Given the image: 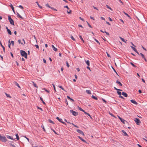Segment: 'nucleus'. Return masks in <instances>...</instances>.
Listing matches in <instances>:
<instances>
[{
    "instance_id": "obj_1",
    "label": "nucleus",
    "mask_w": 147,
    "mask_h": 147,
    "mask_svg": "<svg viewBox=\"0 0 147 147\" xmlns=\"http://www.w3.org/2000/svg\"><path fill=\"white\" fill-rule=\"evenodd\" d=\"M20 53L21 55L24 57L25 58H27V54L24 51L21 50Z\"/></svg>"
},
{
    "instance_id": "obj_2",
    "label": "nucleus",
    "mask_w": 147,
    "mask_h": 147,
    "mask_svg": "<svg viewBox=\"0 0 147 147\" xmlns=\"http://www.w3.org/2000/svg\"><path fill=\"white\" fill-rule=\"evenodd\" d=\"M0 140L3 142H5L7 141V139L5 136H2L0 134Z\"/></svg>"
},
{
    "instance_id": "obj_3",
    "label": "nucleus",
    "mask_w": 147,
    "mask_h": 147,
    "mask_svg": "<svg viewBox=\"0 0 147 147\" xmlns=\"http://www.w3.org/2000/svg\"><path fill=\"white\" fill-rule=\"evenodd\" d=\"M134 120L136 124L138 125H139L140 123H141L140 120L139 119L134 118Z\"/></svg>"
},
{
    "instance_id": "obj_4",
    "label": "nucleus",
    "mask_w": 147,
    "mask_h": 147,
    "mask_svg": "<svg viewBox=\"0 0 147 147\" xmlns=\"http://www.w3.org/2000/svg\"><path fill=\"white\" fill-rule=\"evenodd\" d=\"M8 20L11 24L14 25V23L13 20L11 18L10 16L8 17Z\"/></svg>"
},
{
    "instance_id": "obj_5",
    "label": "nucleus",
    "mask_w": 147,
    "mask_h": 147,
    "mask_svg": "<svg viewBox=\"0 0 147 147\" xmlns=\"http://www.w3.org/2000/svg\"><path fill=\"white\" fill-rule=\"evenodd\" d=\"M70 112L74 116H76L78 115V113L77 112L73 110H70Z\"/></svg>"
},
{
    "instance_id": "obj_6",
    "label": "nucleus",
    "mask_w": 147,
    "mask_h": 147,
    "mask_svg": "<svg viewBox=\"0 0 147 147\" xmlns=\"http://www.w3.org/2000/svg\"><path fill=\"white\" fill-rule=\"evenodd\" d=\"M76 131L82 135L83 136H84V134L83 132L82 131H81L80 129H77Z\"/></svg>"
},
{
    "instance_id": "obj_7",
    "label": "nucleus",
    "mask_w": 147,
    "mask_h": 147,
    "mask_svg": "<svg viewBox=\"0 0 147 147\" xmlns=\"http://www.w3.org/2000/svg\"><path fill=\"white\" fill-rule=\"evenodd\" d=\"M52 48L53 50L55 51H57V49L55 48L53 45H52Z\"/></svg>"
},
{
    "instance_id": "obj_8",
    "label": "nucleus",
    "mask_w": 147,
    "mask_h": 147,
    "mask_svg": "<svg viewBox=\"0 0 147 147\" xmlns=\"http://www.w3.org/2000/svg\"><path fill=\"white\" fill-rule=\"evenodd\" d=\"M140 55H141V56H142V57L144 59L145 61H147V60H146V58H145V57L144 55L142 53H140Z\"/></svg>"
},
{
    "instance_id": "obj_9",
    "label": "nucleus",
    "mask_w": 147,
    "mask_h": 147,
    "mask_svg": "<svg viewBox=\"0 0 147 147\" xmlns=\"http://www.w3.org/2000/svg\"><path fill=\"white\" fill-rule=\"evenodd\" d=\"M131 102L132 103L134 104L135 105H137L138 104V103H137V102L136 101H135V100H131Z\"/></svg>"
},
{
    "instance_id": "obj_10",
    "label": "nucleus",
    "mask_w": 147,
    "mask_h": 147,
    "mask_svg": "<svg viewBox=\"0 0 147 147\" xmlns=\"http://www.w3.org/2000/svg\"><path fill=\"white\" fill-rule=\"evenodd\" d=\"M122 95L124 96L125 97H127V94L126 93H125L124 92H122Z\"/></svg>"
},
{
    "instance_id": "obj_11",
    "label": "nucleus",
    "mask_w": 147,
    "mask_h": 147,
    "mask_svg": "<svg viewBox=\"0 0 147 147\" xmlns=\"http://www.w3.org/2000/svg\"><path fill=\"white\" fill-rule=\"evenodd\" d=\"M78 138H80L81 140H82L83 142H85V143H87L86 142V141L85 140H84L83 139H82V138L80 136H78Z\"/></svg>"
},
{
    "instance_id": "obj_12",
    "label": "nucleus",
    "mask_w": 147,
    "mask_h": 147,
    "mask_svg": "<svg viewBox=\"0 0 147 147\" xmlns=\"http://www.w3.org/2000/svg\"><path fill=\"white\" fill-rule=\"evenodd\" d=\"M0 45H1V47H2V48L3 49L4 52H5V47L2 45V44L1 42L0 41Z\"/></svg>"
},
{
    "instance_id": "obj_13",
    "label": "nucleus",
    "mask_w": 147,
    "mask_h": 147,
    "mask_svg": "<svg viewBox=\"0 0 147 147\" xmlns=\"http://www.w3.org/2000/svg\"><path fill=\"white\" fill-rule=\"evenodd\" d=\"M32 82L33 84V85L34 87H35L36 88H38V86L34 82H32Z\"/></svg>"
},
{
    "instance_id": "obj_14",
    "label": "nucleus",
    "mask_w": 147,
    "mask_h": 147,
    "mask_svg": "<svg viewBox=\"0 0 147 147\" xmlns=\"http://www.w3.org/2000/svg\"><path fill=\"white\" fill-rule=\"evenodd\" d=\"M86 93L88 94H91V91L90 90H86Z\"/></svg>"
},
{
    "instance_id": "obj_15",
    "label": "nucleus",
    "mask_w": 147,
    "mask_h": 147,
    "mask_svg": "<svg viewBox=\"0 0 147 147\" xmlns=\"http://www.w3.org/2000/svg\"><path fill=\"white\" fill-rule=\"evenodd\" d=\"M116 83L118 84H119V85H120V86H122V84H121V83L120 82L118 81L117 80L116 81Z\"/></svg>"
},
{
    "instance_id": "obj_16",
    "label": "nucleus",
    "mask_w": 147,
    "mask_h": 147,
    "mask_svg": "<svg viewBox=\"0 0 147 147\" xmlns=\"http://www.w3.org/2000/svg\"><path fill=\"white\" fill-rule=\"evenodd\" d=\"M56 118L60 122H62V119H59L58 117H57Z\"/></svg>"
},
{
    "instance_id": "obj_17",
    "label": "nucleus",
    "mask_w": 147,
    "mask_h": 147,
    "mask_svg": "<svg viewBox=\"0 0 147 147\" xmlns=\"http://www.w3.org/2000/svg\"><path fill=\"white\" fill-rule=\"evenodd\" d=\"M14 83L19 88H20V87L19 86V84H18V83H17L16 82H15Z\"/></svg>"
},
{
    "instance_id": "obj_18",
    "label": "nucleus",
    "mask_w": 147,
    "mask_h": 147,
    "mask_svg": "<svg viewBox=\"0 0 147 147\" xmlns=\"http://www.w3.org/2000/svg\"><path fill=\"white\" fill-rule=\"evenodd\" d=\"M17 15H18V17L20 18H21V19H23V18L20 15V14H19V13H17Z\"/></svg>"
},
{
    "instance_id": "obj_19",
    "label": "nucleus",
    "mask_w": 147,
    "mask_h": 147,
    "mask_svg": "<svg viewBox=\"0 0 147 147\" xmlns=\"http://www.w3.org/2000/svg\"><path fill=\"white\" fill-rule=\"evenodd\" d=\"M119 38L121 39V40L123 42H124L125 43H126V41L125 40L124 38H122L121 37H119Z\"/></svg>"
},
{
    "instance_id": "obj_20",
    "label": "nucleus",
    "mask_w": 147,
    "mask_h": 147,
    "mask_svg": "<svg viewBox=\"0 0 147 147\" xmlns=\"http://www.w3.org/2000/svg\"><path fill=\"white\" fill-rule=\"evenodd\" d=\"M86 62L88 66H89L90 65V62H89V61L87 60V61H86Z\"/></svg>"
},
{
    "instance_id": "obj_21",
    "label": "nucleus",
    "mask_w": 147,
    "mask_h": 147,
    "mask_svg": "<svg viewBox=\"0 0 147 147\" xmlns=\"http://www.w3.org/2000/svg\"><path fill=\"white\" fill-rule=\"evenodd\" d=\"M10 7H11L12 10L14 12V8L13 7V6L12 5V4H11L10 5Z\"/></svg>"
},
{
    "instance_id": "obj_22",
    "label": "nucleus",
    "mask_w": 147,
    "mask_h": 147,
    "mask_svg": "<svg viewBox=\"0 0 147 147\" xmlns=\"http://www.w3.org/2000/svg\"><path fill=\"white\" fill-rule=\"evenodd\" d=\"M7 32L8 33V34H9L11 35V34H12L11 32L9 29L7 30Z\"/></svg>"
},
{
    "instance_id": "obj_23",
    "label": "nucleus",
    "mask_w": 147,
    "mask_h": 147,
    "mask_svg": "<svg viewBox=\"0 0 147 147\" xmlns=\"http://www.w3.org/2000/svg\"><path fill=\"white\" fill-rule=\"evenodd\" d=\"M131 47L134 51L135 52L136 51H137V50L135 48L131 46Z\"/></svg>"
},
{
    "instance_id": "obj_24",
    "label": "nucleus",
    "mask_w": 147,
    "mask_h": 147,
    "mask_svg": "<svg viewBox=\"0 0 147 147\" xmlns=\"http://www.w3.org/2000/svg\"><path fill=\"white\" fill-rule=\"evenodd\" d=\"M7 137L8 139H10L12 140H13V138L9 136H7Z\"/></svg>"
},
{
    "instance_id": "obj_25",
    "label": "nucleus",
    "mask_w": 147,
    "mask_h": 147,
    "mask_svg": "<svg viewBox=\"0 0 147 147\" xmlns=\"http://www.w3.org/2000/svg\"><path fill=\"white\" fill-rule=\"evenodd\" d=\"M36 3H37V5H38V7L40 8L41 9L42 8V7L41 6H40L38 4V2H36Z\"/></svg>"
},
{
    "instance_id": "obj_26",
    "label": "nucleus",
    "mask_w": 147,
    "mask_h": 147,
    "mask_svg": "<svg viewBox=\"0 0 147 147\" xmlns=\"http://www.w3.org/2000/svg\"><path fill=\"white\" fill-rule=\"evenodd\" d=\"M92 97L93 98V99H95L96 100H97L98 99V98L97 97H96L95 96H94L93 95H92Z\"/></svg>"
},
{
    "instance_id": "obj_27",
    "label": "nucleus",
    "mask_w": 147,
    "mask_h": 147,
    "mask_svg": "<svg viewBox=\"0 0 147 147\" xmlns=\"http://www.w3.org/2000/svg\"><path fill=\"white\" fill-rule=\"evenodd\" d=\"M85 114L88 116H90V118L92 119V117H91L90 116V115L88 113H87V112H85Z\"/></svg>"
},
{
    "instance_id": "obj_28",
    "label": "nucleus",
    "mask_w": 147,
    "mask_h": 147,
    "mask_svg": "<svg viewBox=\"0 0 147 147\" xmlns=\"http://www.w3.org/2000/svg\"><path fill=\"white\" fill-rule=\"evenodd\" d=\"M122 131L124 133V135L125 136H127V134L125 132V131L124 130H123Z\"/></svg>"
},
{
    "instance_id": "obj_29",
    "label": "nucleus",
    "mask_w": 147,
    "mask_h": 147,
    "mask_svg": "<svg viewBox=\"0 0 147 147\" xmlns=\"http://www.w3.org/2000/svg\"><path fill=\"white\" fill-rule=\"evenodd\" d=\"M40 99L42 101V103L44 104H45V103L44 101L42 99V98L41 97H40Z\"/></svg>"
},
{
    "instance_id": "obj_30",
    "label": "nucleus",
    "mask_w": 147,
    "mask_h": 147,
    "mask_svg": "<svg viewBox=\"0 0 147 147\" xmlns=\"http://www.w3.org/2000/svg\"><path fill=\"white\" fill-rule=\"evenodd\" d=\"M18 43L19 44H21L22 45H24V44L23 43L21 42V40H18Z\"/></svg>"
},
{
    "instance_id": "obj_31",
    "label": "nucleus",
    "mask_w": 147,
    "mask_h": 147,
    "mask_svg": "<svg viewBox=\"0 0 147 147\" xmlns=\"http://www.w3.org/2000/svg\"><path fill=\"white\" fill-rule=\"evenodd\" d=\"M58 87H59V88H61L64 91H65V90H64V89L63 88L62 86H58Z\"/></svg>"
},
{
    "instance_id": "obj_32",
    "label": "nucleus",
    "mask_w": 147,
    "mask_h": 147,
    "mask_svg": "<svg viewBox=\"0 0 147 147\" xmlns=\"http://www.w3.org/2000/svg\"><path fill=\"white\" fill-rule=\"evenodd\" d=\"M106 6L108 8V9H110V10H111V11H112V10H112V9H111V8L110 7H109V6L108 5H106Z\"/></svg>"
},
{
    "instance_id": "obj_33",
    "label": "nucleus",
    "mask_w": 147,
    "mask_h": 147,
    "mask_svg": "<svg viewBox=\"0 0 147 147\" xmlns=\"http://www.w3.org/2000/svg\"><path fill=\"white\" fill-rule=\"evenodd\" d=\"M80 38L81 39V40L83 42H84V41L83 39L82 38V36L80 35L79 36Z\"/></svg>"
},
{
    "instance_id": "obj_34",
    "label": "nucleus",
    "mask_w": 147,
    "mask_h": 147,
    "mask_svg": "<svg viewBox=\"0 0 147 147\" xmlns=\"http://www.w3.org/2000/svg\"><path fill=\"white\" fill-rule=\"evenodd\" d=\"M16 139L18 140H19V136L18 135V134H17L16 135Z\"/></svg>"
},
{
    "instance_id": "obj_35",
    "label": "nucleus",
    "mask_w": 147,
    "mask_h": 147,
    "mask_svg": "<svg viewBox=\"0 0 147 147\" xmlns=\"http://www.w3.org/2000/svg\"><path fill=\"white\" fill-rule=\"evenodd\" d=\"M71 39L73 40L74 41H75L76 40L75 39V38H74V37H73V36H72V35H71Z\"/></svg>"
},
{
    "instance_id": "obj_36",
    "label": "nucleus",
    "mask_w": 147,
    "mask_h": 147,
    "mask_svg": "<svg viewBox=\"0 0 147 147\" xmlns=\"http://www.w3.org/2000/svg\"><path fill=\"white\" fill-rule=\"evenodd\" d=\"M49 121L50 123H53V124H54V122L53 121H52L51 120V119L49 120Z\"/></svg>"
},
{
    "instance_id": "obj_37",
    "label": "nucleus",
    "mask_w": 147,
    "mask_h": 147,
    "mask_svg": "<svg viewBox=\"0 0 147 147\" xmlns=\"http://www.w3.org/2000/svg\"><path fill=\"white\" fill-rule=\"evenodd\" d=\"M123 123H125V120L123 119H122L120 120Z\"/></svg>"
},
{
    "instance_id": "obj_38",
    "label": "nucleus",
    "mask_w": 147,
    "mask_h": 147,
    "mask_svg": "<svg viewBox=\"0 0 147 147\" xmlns=\"http://www.w3.org/2000/svg\"><path fill=\"white\" fill-rule=\"evenodd\" d=\"M52 85L53 87V88H54V90L55 91V92H56V89H55V85H54V84H52Z\"/></svg>"
},
{
    "instance_id": "obj_39",
    "label": "nucleus",
    "mask_w": 147,
    "mask_h": 147,
    "mask_svg": "<svg viewBox=\"0 0 147 147\" xmlns=\"http://www.w3.org/2000/svg\"><path fill=\"white\" fill-rule=\"evenodd\" d=\"M46 6L47 7L51 8V7L48 4H46Z\"/></svg>"
},
{
    "instance_id": "obj_40",
    "label": "nucleus",
    "mask_w": 147,
    "mask_h": 147,
    "mask_svg": "<svg viewBox=\"0 0 147 147\" xmlns=\"http://www.w3.org/2000/svg\"><path fill=\"white\" fill-rule=\"evenodd\" d=\"M5 94L6 96L8 97H9V98H11V96H10L9 95V94H8L6 93H5Z\"/></svg>"
},
{
    "instance_id": "obj_41",
    "label": "nucleus",
    "mask_w": 147,
    "mask_h": 147,
    "mask_svg": "<svg viewBox=\"0 0 147 147\" xmlns=\"http://www.w3.org/2000/svg\"><path fill=\"white\" fill-rule=\"evenodd\" d=\"M124 13L125 14V15H126L127 16H128L129 18H130V16H129L128 15V14H127V13L125 12H124Z\"/></svg>"
},
{
    "instance_id": "obj_42",
    "label": "nucleus",
    "mask_w": 147,
    "mask_h": 147,
    "mask_svg": "<svg viewBox=\"0 0 147 147\" xmlns=\"http://www.w3.org/2000/svg\"><path fill=\"white\" fill-rule=\"evenodd\" d=\"M117 93L119 95H120L121 94V92L119 91H117Z\"/></svg>"
},
{
    "instance_id": "obj_43",
    "label": "nucleus",
    "mask_w": 147,
    "mask_h": 147,
    "mask_svg": "<svg viewBox=\"0 0 147 147\" xmlns=\"http://www.w3.org/2000/svg\"><path fill=\"white\" fill-rule=\"evenodd\" d=\"M94 40L96 42H97L99 44V45H100V42L97 40H96V39H94Z\"/></svg>"
},
{
    "instance_id": "obj_44",
    "label": "nucleus",
    "mask_w": 147,
    "mask_h": 147,
    "mask_svg": "<svg viewBox=\"0 0 147 147\" xmlns=\"http://www.w3.org/2000/svg\"><path fill=\"white\" fill-rule=\"evenodd\" d=\"M66 65H67V66L68 67H69V63H68L67 61H66Z\"/></svg>"
},
{
    "instance_id": "obj_45",
    "label": "nucleus",
    "mask_w": 147,
    "mask_h": 147,
    "mask_svg": "<svg viewBox=\"0 0 147 147\" xmlns=\"http://www.w3.org/2000/svg\"><path fill=\"white\" fill-rule=\"evenodd\" d=\"M11 44H12V45L13 46L14 45V42L13 41H11Z\"/></svg>"
},
{
    "instance_id": "obj_46",
    "label": "nucleus",
    "mask_w": 147,
    "mask_h": 147,
    "mask_svg": "<svg viewBox=\"0 0 147 147\" xmlns=\"http://www.w3.org/2000/svg\"><path fill=\"white\" fill-rule=\"evenodd\" d=\"M19 7L21 9H23V6L21 5H20L19 6Z\"/></svg>"
},
{
    "instance_id": "obj_47",
    "label": "nucleus",
    "mask_w": 147,
    "mask_h": 147,
    "mask_svg": "<svg viewBox=\"0 0 147 147\" xmlns=\"http://www.w3.org/2000/svg\"><path fill=\"white\" fill-rule=\"evenodd\" d=\"M41 127L44 130V131H45V129L44 128V126L43 125H42V126H41Z\"/></svg>"
},
{
    "instance_id": "obj_48",
    "label": "nucleus",
    "mask_w": 147,
    "mask_h": 147,
    "mask_svg": "<svg viewBox=\"0 0 147 147\" xmlns=\"http://www.w3.org/2000/svg\"><path fill=\"white\" fill-rule=\"evenodd\" d=\"M114 88L116 90H119V91H122V90H120V89H118L116 88L115 87H114Z\"/></svg>"
},
{
    "instance_id": "obj_49",
    "label": "nucleus",
    "mask_w": 147,
    "mask_h": 147,
    "mask_svg": "<svg viewBox=\"0 0 147 147\" xmlns=\"http://www.w3.org/2000/svg\"><path fill=\"white\" fill-rule=\"evenodd\" d=\"M106 53L107 54V56L109 57H110L111 56L110 55L108 54V53L107 52H106Z\"/></svg>"
},
{
    "instance_id": "obj_50",
    "label": "nucleus",
    "mask_w": 147,
    "mask_h": 147,
    "mask_svg": "<svg viewBox=\"0 0 147 147\" xmlns=\"http://www.w3.org/2000/svg\"><path fill=\"white\" fill-rule=\"evenodd\" d=\"M10 145L12 147H16L15 146V145L13 144H10Z\"/></svg>"
},
{
    "instance_id": "obj_51",
    "label": "nucleus",
    "mask_w": 147,
    "mask_h": 147,
    "mask_svg": "<svg viewBox=\"0 0 147 147\" xmlns=\"http://www.w3.org/2000/svg\"><path fill=\"white\" fill-rule=\"evenodd\" d=\"M87 22V23L88 25V26L90 28H92L90 24Z\"/></svg>"
},
{
    "instance_id": "obj_52",
    "label": "nucleus",
    "mask_w": 147,
    "mask_h": 147,
    "mask_svg": "<svg viewBox=\"0 0 147 147\" xmlns=\"http://www.w3.org/2000/svg\"><path fill=\"white\" fill-rule=\"evenodd\" d=\"M37 107L38 109L40 110L41 111H42V109L41 108H40V107Z\"/></svg>"
},
{
    "instance_id": "obj_53",
    "label": "nucleus",
    "mask_w": 147,
    "mask_h": 147,
    "mask_svg": "<svg viewBox=\"0 0 147 147\" xmlns=\"http://www.w3.org/2000/svg\"><path fill=\"white\" fill-rule=\"evenodd\" d=\"M78 107V109L80 110V111H82V109L81 107Z\"/></svg>"
},
{
    "instance_id": "obj_54",
    "label": "nucleus",
    "mask_w": 147,
    "mask_h": 147,
    "mask_svg": "<svg viewBox=\"0 0 147 147\" xmlns=\"http://www.w3.org/2000/svg\"><path fill=\"white\" fill-rule=\"evenodd\" d=\"M78 26L79 27H81V28H83V27L81 25L79 24L78 25Z\"/></svg>"
},
{
    "instance_id": "obj_55",
    "label": "nucleus",
    "mask_w": 147,
    "mask_h": 147,
    "mask_svg": "<svg viewBox=\"0 0 147 147\" xmlns=\"http://www.w3.org/2000/svg\"><path fill=\"white\" fill-rule=\"evenodd\" d=\"M101 18V19L102 20H105V18H103V17H101V18Z\"/></svg>"
},
{
    "instance_id": "obj_56",
    "label": "nucleus",
    "mask_w": 147,
    "mask_h": 147,
    "mask_svg": "<svg viewBox=\"0 0 147 147\" xmlns=\"http://www.w3.org/2000/svg\"><path fill=\"white\" fill-rule=\"evenodd\" d=\"M51 9L55 11H57V9H54V8L51 7Z\"/></svg>"
},
{
    "instance_id": "obj_57",
    "label": "nucleus",
    "mask_w": 147,
    "mask_h": 147,
    "mask_svg": "<svg viewBox=\"0 0 147 147\" xmlns=\"http://www.w3.org/2000/svg\"><path fill=\"white\" fill-rule=\"evenodd\" d=\"M79 18L80 20H81L83 21H84V20L82 18H81V17H80Z\"/></svg>"
},
{
    "instance_id": "obj_58",
    "label": "nucleus",
    "mask_w": 147,
    "mask_h": 147,
    "mask_svg": "<svg viewBox=\"0 0 147 147\" xmlns=\"http://www.w3.org/2000/svg\"><path fill=\"white\" fill-rule=\"evenodd\" d=\"M105 32L106 34L109 35V34L108 32L105 31Z\"/></svg>"
},
{
    "instance_id": "obj_59",
    "label": "nucleus",
    "mask_w": 147,
    "mask_h": 147,
    "mask_svg": "<svg viewBox=\"0 0 147 147\" xmlns=\"http://www.w3.org/2000/svg\"><path fill=\"white\" fill-rule=\"evenodd\" d=\"M119 98H121L122 99H124V98L121 95H119Z\"/></svg>"
},
{
    "instance_id": "obj_60",
    "label": "nucleus",
    "mask_w": 147,
    "mask_h": 147,
    "mask_svg": "<svg viewBox=\"0 0 147 147\" xmlns=\"http://www.w3.org/2000/svg\"><path fill=\"white\" fill-rule=\"evenodd\" d=\"M43 62H44V63H46V61L45 59H43Z\"/></svg>"
},
{
    "instance_id": "obj_61",
    "label": "nucleus",
    "mask_w": 147,
    "mask_h": 147,
    "mask_svg": "<svg viewBox=\"0 0 147 147\" xmlns=\"http://www.w3.org/2000/svg\"><path fill=\"white\" fill-rule=\"evenodd\" d=\"M102 100L105 103H107L106 101L104 99L102 98Z\"/></svg>"
},
{
    "instance_id": "obj_62",
    "label": "nucleus",
    "mask_w": 147,
    "mask_h": 147,
    "mask_svg": "<svg viewBox=\"0 0 147 147\" xmlns=\"http://www.w3.org/2000/svg\"><path fill=\"white\" fill-rule=\"evenodd\" d=\"M142 47L144 50H145L146 51V49L145 48H144L143 46H142Z\"/></svg>"
},
{
    "instance_id": "obj_63",
    "label": "nucleus",
    "mask_w": 147,
    "mask_h": 147,
    "mask_svg": "<svg viewBox=\"0 0 147 147\" xmlns=\"http://www.w3.org/2000/svg\"><path fill=\"white\" fill-rule=\"evenodd\" d=\"M67 13H71V10H70L69 11H67Z\"/></svg>"
},
{
    "instance_id": "obj_64",
    "label": "nucleus",
    "mask_w": 147,
    "mask_h": 147,
    "mask_svg": "<svg viewBox=\"0 0 147 147\" xmlns=\"http://www.w3.org/2000/svg\"><path fill=\"white\" fill-rule=\"evenodd\" d=\"M134 67H135V66L134 64L132 63L131 62L130 63Z\"/></svg>"
}]
</instances>
